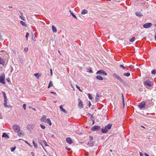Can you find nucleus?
Instances as JSON below:
<instances>
[{"instance_id":"obj_1","label":"nucleus","mask_w":156,"mask_h":156,"mask_svg":"<svg viewBox=\"0 0 156 156\" xmlns=\"http://www.w3.org/2000/svg\"><path fill=\"white\" fill-rule=\"evenodd\" d=\"M112 125L110 124H108L104 128L101 129V132L103 133H106L108 130L111 129L112 127Z\"/></svg>"},{"instance_id":"obj_2","label":"nucleus","mask_w":156,"mask_h":156,"mask_svg":"<svg viewBox=\"0 0 156 156\" xmlns=\"http://www.w3.org/2000/svg\"><path fill=\"white\" fill-rule=\"evenodd\" d=\"M113 76L115 78H117L119 80L122 82V83L124 84L126 83V82L125 81L123 80L119 76L117 75L116 73H113Z\"/></svg>"},{"instance_id":"obj_3","label":"nucleus","mask_w":156,"mask_h":156,"mask_svg":"<svg viewBox=\"0 0 156 156\" xmlns=\"http://www.w3.org/2000/svg\"><path fill=\"white\" fill-rule=\"evenodd\" d=\"M5 74H2L0 76V83L5 84L6 83L5 80Z\"/></svg>"},{"instance_id":"obj_4","label":"nucleus","mask_w":156,"mask_h":156,"mask_svg":"<svg viewBox=\"0 0 156 156\" xmlns=\"http://www.w3.org/2000/svg\"><path fill=\"white\" fill-rule=\"evenodd\" d=\"M12 129L14 130V131L16 133L20 130V126L16 124H15L12 126Z\"/></svg>"},{"instance_id":"obj_5","label":"nucleus","mask_w":156,"mask_h":156,"mask_svg":"<svg viewBox=\"0 0 156 156\" xmlns=\"http://www.w3.org/2000/svg\"><path fill=\"white\" fill-rule=\"evenodd\" d=\"M78 107L80 109L83 108V104L82 101L80 98H78Z\"/></svg>"},{"instance_id":"obj_6","label":"nucleus","mask_w":156,"mask_h":156,"mask_svg":"<svg viewBox=\"0 0 156 156\" xmlns=\"http://www.w3.org/2000/svg\"><path fill=\"white\" fill-rule=\"evenodd\" d=\"M7 101H8L7 98L4 99V103H3V105H4V106L6 108H11L12 107V106L11 105H7Z\"/></svg>"},{"instance_id":"obj_7","label":"nucleus","mask_w":156,"mask_h":156,"mask_svg":"<svg viewBox=\"0 0 156 156\" xmlns=\"http://www.w3.org/2000/svg\"><path fill=\"white\" fill-rule=\"evenodd\" d=\"M145 106V103L144 101H143L140 103L138 105V106L140 109L144 108Z\"/></svg>"},{"instance_id":"obj_8","label":"nucleus","mask_w":156,"mask_h":156,"mask_svg":"<svg viewBox=\"0 0 156 156\" xmlns=\"http://www.w3.org/2000/svg\"><path fill=\"white\" fill-rule=\"evenodd\" d=\"M144 84L147 86L151 87L153 83L150 80H147L145 82Z\"/></svg>"},{"instance_id":"obj_9","label":"nucleus","mask_w":156,"mask_h":156,"mask_svg":"<svg viewBox=\"0 0 156 156\" xmlns=\"http://www.w3.org/2000/svg\"><path fill=\"white\" fill-rule=\"evenodd\" d=\"M151 26V23H146L143 25V27L145 28H148L150 27Z\"/></svg>"},{"instance_id":"obj_10","label":"nucleus","mask_w":156,"mask_h":156,"mask_svg":"<svg viewBox=\"0 0 156 156\" xmlns=\"http://www.w3.org/2000/svg\"><path fill=\"white\" fill-rule=\"evenodd\" d=\"M100 129V126H95L92 127L91 130L92 131H95Z\"/></svg>"},{"instance_id":"obj_11","label":"nucleus","mask_w":156,"mask_h":156,"mask_svg":"<svg viewBox=\"0 0 156 156\" xmlns=\"http://www.w3.org/2000/svg\"><path fill=\"white\" fill-rule=\"evenodd\" d=\"M96 74H102L106 76L107 74V73H106L105 71L103 70H99L96 73Z\"/></svg>"},{"instance_id":"obj_12","label":"nucleus","mask_w":156,"mask_h":156,"mask_svg":"<svg viewBox=\"0 0 156 156\" xmlns=\"http://www.w3.org/2000/svg\"><path fill=\"white\" fill-rule=\"evenodd\" d=\"M66 141L67 143L69 144H72L73 143L72 140L70 137H67L66 138Z\"/></svg>"},{"instance_id":"obj_13","label":"nucleus","mask_w":156,"mask_h":156,"mask_svg":"<svg viewBox=\"0 0 156 156\" xmlns=\"http://www.w3.org/2000/svg\"><path fill=\"white\" fill-rule=\"evenodd\" d=\"M16 133H17V135L19 137H22L23 136V134L20 130L18 132H17Z\"/></svg>"},{"instance_id":"obj_14","label":"nucleus","mask_w":156,"mask_h":156,"mask_svg":"<svg viewBox=\"0 0 156 156\" xmlns=\"http://www.w3.org/2000/svg\"><path fill=\"white\" fill-rule=\"evenodd\" d=\"M45 123H47L49 124L50 126H51L52 125V123L51 121L50 120V119L49 118H48L45 122Z\"/></svg>"},{"instance_id":"obj_15","label":"nucleus","mask_w":156,"mask_h":156,"mask_svg":"<svg viewBox=\"0 0 156 156\" xmlns=\"http://www.w3.org/2000/svg\"><path fill=\"white\" fill-rule=\"evenodd\" d=\"M59 108H60V110L61 111L63 112H64L65 113H67V112L63 108L62 105H61L60 106Z\"/></svg>"},{"instance_id":"obj_16","label":"nucleus","mask_w":156,"mask_h":156,"mask_svg":"<svg viewBox=\"0 0 156 156\" xmlns=\"http://www.w3.org/2000/svg\"><path fill=\"white\" fill-rule=\"evenodd\" d=\"M46 116L45 115H43L41 119V121L42 122H45L46 120Z\"/></svg>"},{"instance_id":"obj_17","label":"nucleus","mask_w":156,"mask_h":156,"mask_svg":"<svg viewBox=\"0 0 156 156\" xmlns=\"http://www.w3.org/2000/svg\"><path fill=\"white\" fill-rule=\"evenodd\" d=\"M41 73H35L34 74V76H36L37 79H38L39 77H41Z\"/></svg>"},{"instance_id":"obj_18","label":"nucleus","mask_w":156,"mask_h":156,"mask_svg":"<svg viewBox=\"0 0 156 156\" xmlns=\"http://www.w3.org/2000/svg\"><path fill=\"white\" fill-rule=\"evenodd\" d=\"M2 137H5V138H9V136L6 133H3V135H2Z\"/></svg>"},{"instance_id":"obj_19","label":"nucleus","mask_w":156,"mask_h":156,"mask_svg":"<svg viewBox=\"0 0 156 156\" xmlns=\"http://www.w3.org/2000/svg\"><path fill=\"white\" fill-rule=\"evenodd\" d=\"M5 63V62L3 58L0 57V64L3 65Z\"/></svg>"},{"instance_id":"obj_20","label":"nucleus","mask_w":156,"mask_h":156,"mask_svg":"<svg viewBox=\"0 0 156 156\" xmlns=\"http://www.w3.org/2000/svg\"><path fill=\"white\" fill-rule=\"evenodd\" d=\"M136 15L138 17H140L143 16V15L140 12H137L135 13Z\"/></svg>"},{"instance_id":"obj_21","label":"nucleus","mask_w":156,"mask_h":156,"mask_svg":"<svg viewBox=\"0 0 156 156\" xmlns=\"http://www.w3.org/2000/svg\"><path fill=\"white\" fill-rule=\"evenodd\" d=\"M100 97V95L99 94H97L95 97V101L96 102H98L99 101V98Z\"/></svg>"},{"instance_id":"obj_22","label":"nucleus","mask_w":156,"mask_h":156,"mask_svg":"<svg viewBox=\"0 0 156 156\" xmlns=\"http://www.w3.org/2000/svg\"><path fill=\"white\" fill-rule=\"evenodd\" d=\"M52 31L56 33L57 31V30L56 27L54 26H52Z\"/></svg>"},{"instance_id":"obj_23","label":"nucleus","mask_w":156,"mask_h":156,"mask_svg":"<svg viewBox=\"0 0 156 156\" xmlns=\"http://www.w3.org/2000/svg\"><path fill=\"white\" fill-rule=\"evenodd\" d=\"M96 78L99 80H103V78L100 76L98 75L96 76Z\"/></svg>"},{"instance_id":"obj_24","label":"nucleus","mask_w":156,"mask_h":156,"mask_svg":"<svg viewBox=\"0 0 156 156\" xmlns=\"http://www.w3.org/2000/svg\"><path fill=\"white\" fill-rule=\"evenodd\" d=\"M53 86V84L52 81H51L48 84V88H50V87Z\"/></svg>"},{"instance_id":"obj_25","label":"nucleus","mask_w":156,"mask_h":156,"mask_svg":"<svg viewBox=\"0 0 156 156\" xmlns=\"http://www.w3.org/2000/svg\"><path fill=\"white\" fill-rule=\"evenodd\" d=\"M88 13V11L86 9L83 10L81 12L82 14H84Z\"/></svg>"},{"instance_id":"obj_26","label":"nucleus","mask_w":156,"mask_h":156,"mask_svg":"<svg viewBox=\"0 0 156 156\" xmlns=\"http://www.w3.org/2000/svg\"><path fill=\"white\" fill-rule=\"evenodd\" d=\"M87 95L88 96V98H89L90 100H91L93 99L92 96L90 94L88 93Z\"/></svg>"},{"instance_id":"obj_27","label":"nucleus","mask_w":156,"mask_h":156,"mask_svg":"<svg viewBox=\"0 0 156 156\" xmlns=\"http://www.w3.org/2000/svg\"><path fill=\"white\" fill-rule=\"evenodd\" d=\"M122 103H123V108H124V106H125L124 102V96L123 95L122 93Z\"/></svg>"},{"instance_id":"obj_28","label":"nucleus","mask_w":156,"mask_h":156,"mask_svg":"<svg viewBox=\"0 0 156 156\" xmlns=\"http://www.w3.org/2000/svg\"><path fill=\"white\" fill-rule=\"evenodd\" d=\"M20 23L22 25H23V26H27V25L25 23L22 21H20Z\"/></svg>"},{"instance_id":"obj_29","label":"nucleus","mask_w":156,"mask_h":156,"mask_svg":"<svg viewBox=\"0 0 156 156\" xmlns=\"http://www.w3.org/2000/svg\"><path fill=\"white\" fill-rule=\"evenodd\" d=\"M69 12H70V13H71V14L72 16L74 18H75L76 19H77V18L76 17V16L75 15H74V14L70 11V10H69Z\"/></svg>"},{"instance_id":"obj_30","label":"nucleus","mask_w":156,"mask_h":156,"mask_svg":"<svg viewBox=\"0 0 156 156\" xmlns=\"http://www.w3.org/2000/svg\"><path fill=\"white\" fill-rule=\"evenodd\" d=\"M123 75L126 76H129L130 75V73H126L123 74Z\"/></svg>"},{"instance_id":"obj_31","label":"nucleus","mask_w":156,"mask_h":156,"mask_svg":"<svg viewBox=\"0 0 156 156\" xmlns=\"http://www.w3.org/2000/svg\"><path fill=\"white\" fill-rule=\"evenodd\" d=\"M2 93L3 94V96L4 99L7 98V96H6V94L3 91V92H2Z\"/></svg>"},{"instance_id":"obj_32","label":"nucleus","mask_w":156,"mask_h":156,"mask_svg":"<svg viewBox=\"0 0 156 156\" xmlns=\"http://www.w3.org/2000/svg\"><path fill=\"white\" fill-rule=\"evenodd\" d=\"M33 145H34V147L35 148H37V144H36L34 142V140H33Z\"/></svg>"},{"instance_id":"obj_33","label":"nucleus","mask_w":156,"mask_h":156,"mask_svg":"<svg viewBox=\"0 0 156 156\" xmlns=\"http://www.w3.org/2000/svg\"><path fill=\"white\" fill-rule=\"evenodd\" d=\"M20 13L21 14V16H20V18H21V19L22 20H24V17H23V14L21 12H20Z\"/></svg>"},{"instance_id":"obj_34","label":"nucleus","mask_w":156,"mask_h":156,"mask_svg":"<svg viewBox=\"0 0 156 156\" xmlns=\"http://www.w3.org/2000/svg\"><path fill=\"white\" fill-rule=\"evenodd\" d=\"M151 73L153 74H155L156 73V71L155 69H153L151 71Z\"/></svg>"},{"instance_id":"obj_35","label":"nucleus","mask_w":156,"mask_h":156,"mask_svg":"<svg viewBox=\"0 0 156 156\" xmlns=\"http://www.w3.org/2000/svg\"><path fill=\"white\" fill-rule=\"evenodd\" d=\"M43 142L44 144L46 146H48V145L47 144V143L45 140H43Z\"/></svg>"},{"instance_id":"obj_36","label":"nucleus","mask_w":156,"mask_h":156,"mask_svg":"<svg viewBox=\"0 0 156 156\" xmlns=\"http://www.w3.org/2000/svg\"><path fill=\"white\" fill-rule=\"evenodd\" d=\"M29 35V34L28 33H27L26 35V37L27 39V40H28V38Z\"/></svg>"},{"instance_id":"obj_37","label":"nucleus","mask_w":156,"mask_h":156,"mask_svg":"<svg viewBox=\"0 0 156 156\" xmlns=\"http://www.w3.org/2000/svg\"><path fill=\"white\" fill-rule=\"evenodd\" d=\"M28 48L26 47L24 48L23 51H24L25 52H27L28 51Z\"/></svg>"},{"instance_id":"obj_38","label":"nucleus","mask_w":156,"mask_h":156,"mask_svg":"<svg viewBox=\"0 0 156 156\" xmlns=\"http://www.w3.org/2000/svg\"><path fill=\"white\" fill-rule=\"evenodd\" d=\"M76 88H77L80 91H81V92H82V90H81L80 88V87L78 86L77 85H76Z\"/></svg>"},{"instance_id":"obj_39","label":"nucleus","mask_w":156,"mask_h":156,"mask_svg":"<svg viewBox=\"0 0 156 156\" xmlns=\"http://www.w3.org/2000/svg\"><path fill=\"white\" fill-rule=\"evenodd\" d=\"M88 144L89 146H93V143H90V142H89L88 143Z\"/></svg>"},{"instance_id":"obj_40","label":"nucleus","mask_w":156,"mask_h":156,"mask_svg":"<svg viewBox=\"0 0 156 156\" xmlns=\"http://www.w3.org/2000/svg\"><path fill=\"white\" fill-rule=\"evenodd\" d=\"M40 126L41 128L43 129H44L45 128V127L42 124H41L40 125Z\"/></svg>"},{"instance_id":"obj_41","label":"nucleus","mask_w":156,"mask_h":156,"mask_svg":"<svg viewBox=\"0 0 156 156\" xmlns=\"http://www.w3.org/2000/svg\"><path fill=\"white\" fill-rule=\"evenodd\" d=\"M135 37H133L130 40V41L131 42L134 41L135 40Z\"/></svg>"},{"instance_id":"obj_42","label":"nucleus","mask_w":156,"mask_h":156,"mask_svg":"<svg viewBox=\"0 0 156 156\" xmlns=\"http://www.w3.org/2000/svg\"><path fill=\"white\" fill-rule=\"evenodd\" d=\"M16 149V147H13L11 148V151L13 152V151L15 149Z\"/></svg>"},{"instance_id":"obj_43","label":"nucleus","mask_w":156,"mask_h":156,"mask_svg":"<svg viewBox=\"0 0 156 156\" xmlns=\"http://www.w3.org/2000/svg\"><path fill=\"white\" fill-rule=\"evenodd\" d=\"M26 105L25 104H24L23 106V107L25 110H26Z\"/></svg>"},{"instance_id":"obj_44","label":"nucleus","mask_w":156,"mask_h":156,"mask_svg":"<svg viewBox=\"0 0 156 156\" xmlns=\"http://www.w3.org/2000/svg\"><path fill=\"white\" fill-rule=\"evenodd\" d=\"M119 66H120V67L122 68L123 69H125V67H124V66L123 65H120Z\"/></svg>"},{"instance_id":"obj_45","label":"nucleus","mask_w":156,"mask_h":156,"mask_svg":"<svg viewBox=\"0 0 156 156\" xmlns=\"http://www.w3.org/2000/svg\"><path fill=\"white\" fill-rule=\"evenodd\" d=\"M66 148L68 151H70L71 150V148L69 147H66Z\"/></svg>"},{"instance_id":"obj_46","label":"nucleus","mask_w":156,"mask_h":156,"mask_svg":"<svg viewBox=\"0 0 156 156\" xmlns=\"http://www.w3.org/2000/svg\"><path fill=\"white\" fill-rule=\"evenodd\" d=\"M6 80L8 82H9L10 81V79L9 78H8L6 79Z\"/></svg>"},{"instance_id":"obj_47","label":"nucleus","mask_w":156,"mask_h":156,"mask_svg":"<svg viewBox=\"0 0 156 156\" xmlns=\"http://www.w3.org/2000/svg\"><path fill=\"white\" fill-rule=\"evenodd\" d=\"M89 138H90V141H91L93 139V137L91 136H90L89 137Z\"/></svg>"},{"instance_id":"obj_48","label":"nucleus","mask_w":156,"mask_h":156,"mask_svg":"<svg viewBox=\"0 0 156 156\" xmlns=\"http://www.w3.org/2000/svg\"><path fill=\"white\" fill-rule=\"evenodd\" d=\"M91 105V103L90 102V101H89V107H90Z\"/></svg>"},{"instance_id":"obj_49","label":"nucleus","mask_w":156,"mask_h":156,"mask_svg":"<svg viewBox=\"0 0 156 156\" xmlns=\"http://www.w3.org/2000/svg\"><path fill=\"white\" fill-rule=\"evenodd\" d=\"M140 156H143V154L141 152H140Z\"/></svg>"},{"instance_id":"obj_50","label":"nucleus","mask_w":156,"mask_h":156,"mask_svg":"<svg viewBox=\"0 0 156 156\" xmlns=\"http://www.w3.org/2000/svg\"><path fill=\"white\" fill-rule=\"evenodd\" d=\"M50 93L51 94H56V93L55 92H53V91H51L50 92Z\"/></svg>"},{"instance_id":"obj_51","label":"nucleus","mask_w":156,"mask_h":156,"mask_svg":"<svg viewBox=\"0 0 156 156\" xmlns=\"http://www.w3.org/2000/svg\"><path fill=\"white\" fill-rule=\"evenodd\" d=\"M89 68L90 69V70L89 71V72L90 73H93V71L92 70L90 69V67Z\"/></svg>"},{"instance_id":"obj_52","label":"nucleus","mask_w":156,"mask_h":156,"mask_svg":"<svg viewBox=\"0 0 156 156\" xmlns=\"http://www.w3.org/2000/svg\"><path fill=\"white\" fill-rule=\"evenodd\" d=\"M25 142L27 144L29 145V146H30V144L29 143H28V142H27L25 140Z\"/></svg>"},{"instance_id":"obj_53","label":"nucleus","mask_w":156,"mask_h":156,"mask_svg":"<svg viewBox=\"0 0 156 156\" xmlns=\"http://www.w3.org/2000/svg\"><path fill=\"white\" fill-rule=\"evenodd\" d=\"M144 155L145 156H149V155L147 153H145Z\"/></svg>"},{"instance_id":"obj_54","label":"nucleus","mask_w":156,"mask_h":156,"mask_svg":"<svg viewBox=\"0 0 156 156\" xmlns=\"http://www.w3.org/2000/svg\"><path fill=\"white\" fill-rule=\"evenodd\" d=\"M50 71H51V75H52V70L51 69H50Z\"/></svg>"},{"instance_id":"obj_55","label":"nucleus","mask_w":156,"mask_h":156,"mask_svg":"<svg viewBox=\"0 0 156 156\" xmlns=\"http://www.w3.org/2000/svg\"><path fill=\"white\" fill-rule=\"evenodd\" d=\"M12 51H13V52L14 53H16V51H15V50H13Z\"/></svg>"},{"instance_id":"obj_56","label":"nucleus","mask_w":156,"mask_h":156,"mask_svg":"<svg viewBox=\"0 0 156 156\" xmlns=\"http://www.w3.org/2000/svg\"><path fill=\"white\" fill-rule=\"evenodd\" d=\"M32 109H33L34 111H36V109H35V108H32Z\"/></svg>"},{"instance_id":"obj_57","label":"nucleus","mask_w":156,"mask_h":156,"mask_svg":"<svg viewBox=\"0 0 156 156\" xmlns=\"http://www.w3.org/2000/svg\"><path fill=\"white\" fill-rule=\"evenodd\" d=\"M41 144V145H42V147L43 148V149L45 150V149H44V146H43V145H42Z\"/></svg>"},{"instance_id":"obj_58","label":"nucleus","mask_w":156,"mask_h":156,"mask_svg":"<svg viewBox=\"0 0 156 156\" xmlns=\"http://www.w3.org/2000/svg\"><path fill=\"white\" fill-rule=\"evenodd\" d=\"M154 38L156 40V35L154 36Z\"/></svg>"},{"instance_id":"obj_59","label":"nucleus","mask_w":156,"mask_h":156,"mask_svg":"<svg viewBox=\"0 0 156 156\" xmlns=\"http://www.w3.org/2000/svg\"><path fill=\"white\" fill-rule=\"evenodd\" d=\"M52 136V137H54V135H52V136Z\"/></svg>"},{"instance_id":"obj_60","label":"nucleus","mask_w":156,"mask_h":156,"mask_svg":"<svg viewBox=\"0 0 156 156\" xmlns=\"http://www.w3.org/2000/svg\"><path fill=\"white\" fill-rule=\"evenodd\" d=\"M9 8H12V6L9 7Z\"/></svg>"},{"instance_id":"obj_61","label":"nucleus","mask_w":156,"mask_h":156,"mask_svg":"<svg viewBox=\"0 0 156 156\" xmlns=\"http://www.w3.org/2000/svg\"><path fill=\"white\" fill-rule=\"evenodd\" d=\"M141 127H143V128H144V126H141Z\"/></svg>"},{"instance_id":"obj_62","label":"nucleus","mask_w":156,"mask_h":156,"mask_svg":"<svg viewBox=\"0 0 156 156\" xmlns=\"http://www.w3.org/2000/svg\"><path fill=\"white\" fill-rule=\"evenodd\" d=\"M71 87L73 88V87L72 85H71Z\"/></svg>"},{"instance_id":"obj_63","label":"nucleus","mask_w":156,"mask_h":156,"mask_svg":"<svg viewBox=\"0 0 156 156\" xmlns=\"http://www.w3.org/2000/svg\"><path fill=\"white\" fill-rule=\"evenodd\" d=\"M29 108H31V107H30V106H29Z\"/></svg>"},{"instance_id":"obj_64","label":"nucleus","mask_w":156,"mask_h":156,"mask_svg":"<svg viewBox=\"0 0 156 156\" xmlns=\"http://www.w3.org/2000/svg\"><path fill=\"white\" fill-rule=\"evenodd\" d=\"M58 51L59 53H60V51Z\"/></svg>"}]
</instances>
